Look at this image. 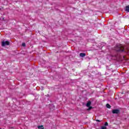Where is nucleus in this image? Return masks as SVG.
<instances>
[{"mask_svg": "<svg viewBox=\"0 0 129 129\" xmlns=\"http://www.w3.org/2000/svg\"><path fill=\"white\" fill-rule=\"evenodd\" d=\"M106 107L107 108H110V107H111L110 105H109V104H106Z\"/></svg>", "mask_w": 129, "mask_h": 129, "instance_id": "8", "label": "nucleus"}, {"mask_svg": "<svg viewBox=\"0 0 129 129\" xmlns=\"http://www.w3.org/2000/svg\"><path fill=\"white\" fill-rule=\"evenodd\" d=\"M22 46H23V47H25L26 46V43H22Z\"/></svg>", "mask_w": 129, "mask_h": 129, "instance_id": "11", "label": "nucleus"}, {"mask_svg": "<svg viewBox=\"0 0 129 129\" xmlns=\"http://www.w3.org/2000/svg\"><path fill=\"white\" fill-rule=\"evenodd\" d=\"M86 56V54L85 53H80V57H85Z\"/></svg>", "mask_w": 129, "mask_h": 129, "instance_id": "4", "label": "nucleus"}, {"mask_svg": "<svg viewBox=\"0 0 129 129\" xmlns=\"http://www.w3.org/2000/svg\"><path fill=\"white\" fill-rule=\"evenodd\" d=\"M101 129H107V128L105 126H102L101 127Z\"/></svg>", "mask_w": 129, "mask_h": 129, "instance_id": "9", "label": "nucleus"}, {"mask_svg": "<svg viewBox=\"0 0 129 129\" xmlns=\"http://www.w3.org/2000/svg\"><path fill=\"white\" fill-rule=\"evenodd\" d=\"M9 45H10V41H3L2 42V47H5L6 46H9Z\"/></svg>", "mask_w": 129, "mask_h": 129, "instance_id": "2", "label": "nucleus"}, {"mask_svg": "<svg viewBox=\"0 0 129 129\" xmlns=\"http://www.w3.org/2000/svg\"><path fill=\"white\" fill-rule=\"evenodd\" d=\"M38 128L44 129V127L43 125H41V126L39 125V126H38Z\"/></svg>", "mask_w": 129, "mask_h": 129, "instance_id": "7", "label": "nucleus"}, {"mask_svg": "<svg viewBox=\"0 0 129 129\" xmlns=\"http://www.w3.org/2000/svg\"><path fill=\"white\" fill-rule=\"evenodd\" d=\"M96 121H97L98 122H100V120L98 119H96Z\"/></svg>", "mask_w": 129, "mask_h": 129, "instance_id": "13", "label": "nucleus"}, {"mask_svg": "<svg viewBox=\"0 0 129 129\" xmlns=\"http://www.w3.org/2000/svg\"><path fill=\"white\" fill-rule=\"evenodd\" d=\"M125 11L129 13V6H126Z\"/></svg>", "mask_w": 129, "mask_h": 129, "instance_id": "6", "label": "nucleus"}, {"mask_svg": "<svg viewBox=\"0 0 129 129\" xmlns=\"http://www.w3.org/2000/svg\"><path fill=\"white\" fill-rule=\"evenodd\" d=\"M90 105H91V102L90 101H89L87 103L86 106L87 107H89L90 106Z\"/></svg>", "mask_w": 129, "mask_h": 129, "instance_id": "5", "label": "nucleus"}, {"mask_svg": "<svg viewBox=\"0 0 129 129\" xmlns=\"http://www.w3.org/2000/svg\"><path fill=\"white\" fill-rule=\"evenodd\" d=\"M0 129H2V128H0Z\"/></svg>", "mask_w": 129, "mask_h": 129, "instance_id": "14", "label": "nucleus"}, {"mask_svg": "<svg viewBox=\"0 0 129 129\" xmlns=\"http://www.w3.org/2000/svg\"><path fill=\"white\" fill-rule=\"evenodd\" d=\"M104 125L105 126H107V125H108V123H107V122H105Z\"/></svg>", "mask_w": 129, "mask_h": 129, "instance_id": "10", "label": "nucleus"}, {"mask_svg": "<svg viewBox=\"0 0 129 129\" xmlns=\"http://www.w3.org/2000/svg\"><path fill=\"white\" fill-rule=\"evenodd\" d=\"M112 113H116V114H117V113H119V110L114 109L112 110Z\"/></svg>", "mask_w": 129, "mask_h": 129, "instance_id": "3", "label": "nucleus"}, {"mask_svg": "<svg viewBox=\"0 0 129 129\" xmlns=\"http://www.w3.org/2000/svg\"><path fill=\"white\" fill-rule=\"evenodd\" d=\"M92 107H89V108L87 109L88 110H90V109H92Z\"/></svg>", "mask_w": 129, "mask_h": 129, "instance_id": "12", "label": "nucleus"}, {"mask_svg": "<svg viewBox=\"0 0 129 129\" xmlns=\"http://www.w3.org/2000/svg\"><path fill=\"white\" fill-rule=\"evenodd\" d=\"M115 50H116L117 52H125L124 48H123V46H122L121 44L116 45Z\"/></svg>", "mask_w": 129, "mask_h": 129, "instance_id": "1", "label": "nucleus"}]
</instances>
